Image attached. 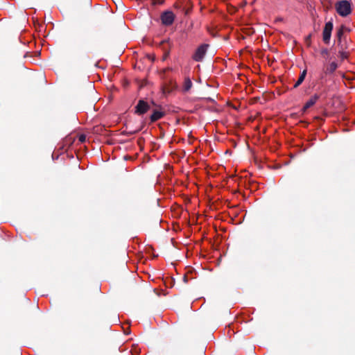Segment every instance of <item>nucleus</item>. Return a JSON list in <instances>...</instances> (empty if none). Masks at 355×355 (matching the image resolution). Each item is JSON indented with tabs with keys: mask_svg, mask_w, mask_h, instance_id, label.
Instances as JSON below:
<instances>
[{
	"mask_svg": "<svg viewBox=\"0 0 355 355\" xmlns=\"http://www.w3.org/2000/svg\"><path fill=\"white\" fill-rule=\"evenodd\" d=\"M352 3L351 1L342 0L338 1L335 3V9L337 13L343 17L349 15L352 11Z\"/></svg>",
	"mask_w": 355,
	"mask_h": 355,
	"instance_id": "f257e3e1",
	"label": "nucleus"
},
{
	"mask_svg": "<svg viewBox=\"0 0 355 355\" xmlns=\"http://www.w3.org/2000/svg\"><path fill=\"white\" fill-rule=\"evenodd\" d=\"M347 30L345 25H341L336 29V37L338 42V49H348L349 44L347 40L346 35L344 34V31Z\"/></svg>",
	"mask_w": 355,
	"mask_h": 355,
	"instance_id": "f03ea898",
	"label": "nucleus"
},
{
	"mask_svg": "<svg viewBox=\"0 0 355 355\" xmlns=\"http://www.w3.org/2000/svg\"><path fill=\"white\" fill-rule=\"evenodd\" d=\"M208 47L209 44H202L200 45L193 54L192 59L196 62L202 61L204 56L207 51Z\"/></svg>",
	"mask_w": 355,
	"mask_h": 355,
	"instance_id": "7ed1b4c3",
	"label": "nucleus"
},
{
	"mask_svg": "<svg viewBox=\"0 0 355 355\" xmlns=\"http://www.w3.org/2000/svg\"><path fill=\"white\" fill-rule=\"evenodd\" d=\"M175 17V15L171 10L164 11L160 15L162 24L166 26H169L173 24Z\"/></svg>",
	"mask_w": 355,
	"mask_h": 355,
	"instance_id": "20e7f679",
	"label": "nucleus"
},
{
	"mask_svg": "<svg viewBox=\"0 0 355 355\" xmlns=\"http://www.w3.org/2000/svg\"><path fill=\"white\" fill-rule=\"evenodd\" d=\"M333 28L334 24L332 21L327 22L324 25L322 31V40L326 44H328L330 42Z\"/></svg>",
	"mask_w": 355,
	"mask_h": 355,
	"instance_id": "39448f33",
	"label": "nucleus"
},
{
	"mask_svg": "<svg viewBox=\"0 0 355 355\" xmlns=\"http://www.w3.org/2000/svg\"><path fill=\"white\" fill-rule=\"evenodd\" d=\"M135 113L138 115H142L146 113L150 109V105L144 100L140 99L139 100L137 105L135 106Z\"/></svg>",
	"mask_w": 355,
	"mask_h": 355,
	"instance_id": "423d86ee",
	"label": "nucleus"
},
{
	"mask_svg": "<svg viewBox=\"0 0 355 355\" xmlns=\"http://www.w3.org/2000/svg\"><path fill=\"white\" fill-rule=\"evenodd\" d=\"M178 87L177 83L173 80H169L162 87L164 94H170L175 91Z\"/></svg>",
	"mask_w": 355,
	"mask_h": 355,
	"instance_id": "0eeeda50",
	"label": "nucleus"
},
{
	"mask_svg": "<svg viewBox=\"0 0 355 355\" xmlns=\"http://www.w3.org/2000/svg\"><path fill=\"white\" fill-rule=\"evenodd\" d=\"M160 45L163 46V50L164 51L163 60H165L170 54V49L172 46V44L169 39L163 40L160 42Z\"/></svg>",
	"mask_w": 355,
	"mask_h": 355,
	"instance_id": "6e6552de",
	"label": "nucleus"
},
{
	"mask_svg": "<svg viewBox=\"0 0 355 355\" xmlns=\"http://www.w3.org/2000/svg\"><path fill=\"white\" fill-rule=\"evenodd\" d=\"M320 96L317 94H314L313 96L310 98V99L304 104L302 111L305 112L307 109L313 106L316 101L319 99Z\"/></svg>",
	"mask_w": 355,
	"mask_h": 355,
	"instance_id": "1a4fd4ad",
	"label": "nucleus"
},
{
	"mask_svg": "<svg viewBox=\"0 0 355 355\" xmlns=\"http://www.w3.org/2000/svg\"><path fill=\"white\" fill-rule=\"evenodd\" d=\"M165 115L164 112H161L159 110H154L153 114L150 116V121L152 123L157 121V120L162 119Z\"/></svg>",
	"mask_w": 355,
	"mask_h": 355,
	"instance_id": "9d476101",
	"label": "nucleus"
},
{
	"mask_svg": "<svg viewBox=\"0 0 355 355\" xmlns=\"http://www.w3.org/2000/svg\"><path fill=\"white\" fill-rule=\"evenodd\" d=\"M192 85H193V84H192V82H191L190 78L186 77L184 80L183 91L184 92H189L191 89V88L192 87Z\"/></svg>",
	"mask_w": 355,
	"mask_h": 355,
	"instance_id": "9b49d317",
	"label": "nucleus"
},
{
	"mask_svg": "<svg viewBox=\"0 0 355 355\" xmlns=\"http://www.w3.org/2000/svg\"><path fill=\"white\" fill-rule=\"evenodd\" d=\"M347 49H339L338 56L343 61L345 59H347L349 55V53L347 51Z\"/></svg>",
	"mask_w": 355,
	"mask_h": 355,
	"instance_id": "f8f14e48",
	"label": "nucleus"
},
{
	"mask_svg": "<svg viewBox=\"0 0 355 355\" xmlns=\"http://www.w3.org/2000/svg\"><path fill=\"white\" fill-rule=\"evenodd\" d=\"M306 76V70L304 69L302 71L297 81L294 85V88L298 87L303 83V81L305 79Z\"/></svg>",
	"mask_w": 355,
	"mask_h": 355,
	"instance_id": "ddd939ff",
	"label": "nucleus"
},
{
	"mask_svg": "<svg viewBox=\"0 0 355 355\" xmlns=\"http://www.w3.org/2000/svg\"><path fill=\"white\" fill-rule=\"evenodd\" d=\"M338 67V64L336 62H331L327 67L325 73H334Z\"/></svg>",
	"mask_w": 355,
	"mask_h": 355,
	"instance_id": "4468645a",
	"label": "nucleus"
},
{
	"mask_svg": "<svg viewBox=\"0 0 355 355\" xmlns=\"http://www.w3.org/2000/svg\"><path fill=\"white\" fill-rule=\"evenodd\" d=\"M164 2V0H152V4L153 6H155V5H162L163 4Z\"/></svg>",
	"mask_w": 355,
	"mask_h": 355,
	"instance_id": "2eb2a0df",
	"label": "nucleus"
},
{
	"mask_svg": "<svg viewBox=\"0 0 355 355\" xmlns=\"http://www.w3.org/2000/svg\"><path fill=\"white\" fill-rule=\"evenodd\" d=\"M78 140L80 143H84L86 140V136L83 134L78 136Z\"/></svg>",
	"mask_w": 355,
	"mask_h": 355,
	"instance_id": "dca6fc26",
	"label": "nucleus"
},
{
	"mask_svg": "<svg viewBox=\"0 0 355 355\" xmlns=\"http://www.w3.org/2000/svg\"><path fill=\"white\" fill-rule=\"evenodd\" d=\"M321 55L324 56V55H329V50L326 48H324L321 50V52H320Z\"/></svg>",
	"mask_w": 355,
	"mask_h": 355,
	"instance_id": "f3484780",
	"label": "nucleus"
},
{
	"mask_svg": "<svg viewBox=\"0 0 355 355\" xmlns=\"http://www.w3.org/2000/svg\"><path fill=\"white\" fill-rule=\"evenodd\" d=\"M139 130H140V129H138V130H136L130 131V132L124 131L123 133L126 134V135H134V134L138 132Z\"/></svg>",
	"mask_w": 355,
	"mask_h": 355,
	"instance_id": "a211bd4d",
	"label": "nucleus"
},
{
	"mask_svg": "<svg viewBox=\"0 0 355 355\" xmlns=\"http://www.w3.org/2000/svg\"><path fill=\"white\" fill-rule=\"evenodd\" d=\"M64 142L66 144H69V145H71L73 143V141H72V139L71 137H69V138H66L64 140Z\"/></svg>",
	"mask_w": 355,
	"mask_h": 355,
	"instance_id": "6ab92c4d",
	"label": "nucleus"
},
{
	"mask_svg": "<svg viewBox=\"0 0 355 355\" xmlns=\"http://www.w3.org/2000/svg\"><path fill=\"white\" fill-rule=\"evenodd\" d=\"M311 35H309L306 37V42L307 43L308 45H310L311 44Z\"/></svg>",
	"mask_w": 355,
	"mask_h": 355,
	"instance_id": "aec40b11",
	"label": "nucleus"
},
{
	"mask_svg": "<svg viewBox=\"0 0 355 355\" xmlns=\"http://www.w3.org/2000/svg\"><path fill=\"white\" fill-rule=\"evenodd\" d=\"M35 28H36V29H37V26H38V28H41V25H40L39 23H37V25H36V24H35Z\"/></svg>",
	"mask_w": 355,
	"mask_h": 355,
	"instance_id": "412c9836",
	"label": "nucleus"
},
{
	"mask_svg": "<svg viewBox=\"0 0 355 355\" xmlns=\"http://www.w3.org/2000/svg\"><path fill=\"white\" fill-rule=\"evenodd\" d=\"M35 53H38L39 55H40L41 51H36Z\"/></svg>",
	"mask_w": 355,
	"mask_h": 355,
	"instance_id": "4be33fe9",
	"label": "nucleus"
},
{
	"mask_svg": "<svg viewBox=\"0 0 355 355\" xmlns=\"http://www.w3.org/2000/svg\"><path fill=\"white\" fill-rule=\"evenodd\" d=\"M207 100L209 101H213L211 98H208Z\"/></svg>",
	"mask_w": 355,
	"mask_h": 355,
	"instance_id": "5701e85b",
	"label": "nucleus"
}]
</instances>
